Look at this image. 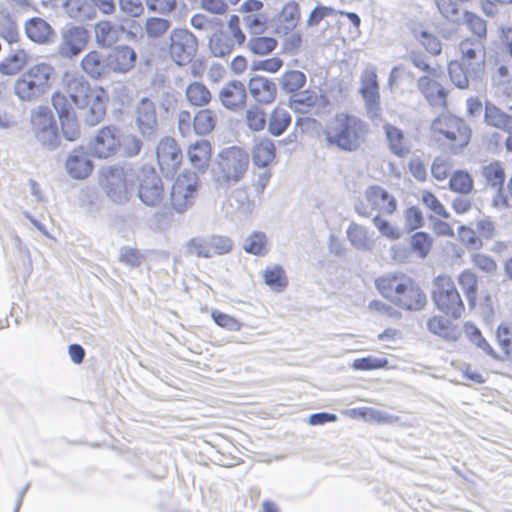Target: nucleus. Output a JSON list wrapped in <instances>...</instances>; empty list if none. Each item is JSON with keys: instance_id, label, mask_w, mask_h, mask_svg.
Returning <instances> with one entry per match:
<instances>
[{"instance_id": "obj_1", "label": "nucleus", "mask_w": 512, "mask_h": 512, "mask_svg": "<svg viewBox=\"0 0 512 512\" xmlns=\"http://www.w3.org/2000/svg\"><path fill=\"white\" fill-rule=\"evenodd\" d=\"M327 147H335L344 152H356L366 142L368 124L359 117L340 113L324 130Z\"/></svg>"}, {"instance_id": "obj_2", "label": "nucleus", "mask_w": 512, "mask_h": 512, "mask_svg": "<svg viewBox=\"0 0 512 512\" xmlns=\"http://www.w3.org/2000/svg\"><path fill=\"white\" fill-rule=\"evenodd\" d=\"M375 286L383 297L407 311H420L427 303L422 289L405 275L387 274L376 279Z\"/></svg>"}, {"instance_id": "obj_3", "label": "nucleus", "mask_w": 512, "mask_h": 512, "mask_svg": "<svg viewBox=\"0 0 512 512\" xmlns=\"http://www.w3.org/2000/svg\"><path fill=\"white\" fill-rule=\"evenodd\" d=\"M53 71V67L45 63L34 65L15 80L14 94L22 102L38 101L49 92Z\"/></svg>"}, {"instance_id": "obj_4", "label": "nucleus", "mask_w": 512, "mask_h": 512, "mask_svg": "<svg viewBox=\"0 0 512 512\" xmlns=\"http://www.w3.org/2000/svg\"><path fill=\"white\" fill-rule=\"evenodd\" d=\"M218 171L215 181L219 186L228 188L241 181L249 167V154L242 148L232 146L223 149L219 155Z\"/></svg>"}, {"instance_id": "obj_5", "label": "nucleus", "mask_w": 512, "mask_h": 512, "mask_svg": "<svg viewBox=\"0 0 512 512\" xmlns=\"http://www.w3.org/2000/svg\"><path fill=\"white\" fill-rule=\"evenodd\" d=\"M432 299L438 310L454 319L460 318L465 310L454 281L448 275H439L435 278Z\"/></svg>"}, {"instance_id": "obj_6", "label": "nucleus", "mask_w": 512, "mask_h": 512, "mask_svg": "<svg viewBox=\"0 0 512 512\" xmlns=\"http://www.w3.org/2000/svg\"><path fill=\"white\" fill-rule=\"evenodd\" d=\"M354 209L359 216L369 218L376 215H392L397 210V200L386 189L378 185L366 188L363 199L354 204Z\"/></svg>"}, {"instance_id": "obj_7", "label": "nucleus", "mask_w": 512, "mask_h": 512, "mask_svg": "<svg viewBox=\"0 0 512 512\" xmlns=\"http://www.w3.org/2000/svg\"><path fill=\"white\" fill-rule=\"evenodd\" d=\"M434 133L443 135L450 143L454 152L465 147L471 138V130L462 120L451 114H441L431 123Z\"/></svg>"}, {"instance_id": "obj_8", "label": "nucleus", "mask_w": 512, "mask_h": 512, "mask_svg": "<svg viewBox=\"0 0 512 512\" xmlns=\"http://www.w3.org/2000/svg\"><path fill=\"white\" fill-rule=\"evenodd\" d=\"M100 181L106 195L114 203L122 204L128 200V173L123 167L113 165L104 168Z\"/></svg>"}, {"instance_id": "obj_9", "label": "nucleus", "mask_w": 512, "mask_h": 512, "mask_svg": "<svg viewBox=\"0 0 512 512\" xmlns=\"http://www.w3.org/2000/svg\"><path fill=\"white\" fill-rule=\"evenodd\" d=\"M198 50V40L187 29H175L170 34L169 53L173 61L183 66L192 61Z\"/></svg>"}, {"instance_id": "obj_10", "label": "nucleus", "mask_w": 512, "mask_h": 512, "mask_svg": "<svg viewBox=\"0 0 512 512\" xmlns=\"http://www.w3.org/2000/svg\"><path fill=\"white\" fill-rule=\"evenodd\" d=\"M198 176L194 172L181 173L171 188V204L179 212H184L194 203Z\"/></svg>"}, {"instance_id": "obj_11", "label": "nucleus", "mask_w": 512, "mask_h": 512, "mask_svg": "<svg viewBox=\"0 0 512 512\" xmlns=\"http://www.w3.org/2000/svg\"><path fill=\"white\" fill-rule=\"evenodd\" d=\"M360 82L361 87L359 92L364 99L367 116L375 121L381 116L380 93L376 68L372 65L368 66L361 74Z\"/></svg>"}, {"instance_id": "obj_12", "label": "nucleus", "mask_w": 512, "mask_h": 512, "mask_svg": "<svg viewBox=\"0 0 512 512\" xmlns=\"http://www.w3.org/2000/svg\"><path fill=\"white\" fill-rule=\"evenodd\" d=\"M138 197L148 207H158L165 198L163 182L152 168L143 169L139 176Z\"/></svg>"}, {"instance_id": "obj_13", "label": "nucleus", "mask_w": 512, "mask_h": 512, "mask_svg": "<svg viewBox=\"0 0 512 512\" xmlns=\"http://www.w3.org/2000/svg\"><path fill=\"white\" fill-rule=\"evenodd\" d=\"M136 125L142 136L148 141H154L159 134V124L156 107L152 100L142 98L135 110Z\"/></svg>"}, {"instance_id": "obj_14", "label": "nucleus", "mask_w": 512, "mask_h": 512, "mask_svg": "<svg viewBox=\"0 0 512 512\" xmlns=\"http://www.w3.org/2000/svg\"><path fill=\"white\" fill-rule=\"evenodd\" d=\"M90 40V33L82 26L65 27L61 31V41L58 47L59 54L66 58H73L82 53Z\"/></svg>"}, {"instance_id": "obj_15", "label": "nucleus", "mask_w": 512, "mask_h": 512, "mask_svg": "<svg viewBox=\"0 0 512 512\" xmlns=\"http://www.w3.org/2000/svg\"><path fill=\"white\" fill-rule=\"evenodd\" d=\"M120 145V130L115 126L102 127L91 144L92 154L99 159L114 156Z\"/></svg>"}, {"instance_id": "obj_16", "label": "nucleus", "mask_w": 512, "mask_h": 512, "mask_svg": "<svg viewBox=\"0 0 512 512\" xmlns=\"http://www.w3.org/2000/svg\"><path fill=\"white\" fill-rule=\"evenodd\" d=\"M461 59L459 62L470 67L473 74H482L485 67V46L481 39H464L459 44Z\"/></svg>"}, {"instance_id": "obj_17", "label": "nucleus", "mask_w": 512, "mask_h": 512, "mask_svg": "<svg viewBox=\"0 0 512 512\" xmlns=\"http://www.w3.org/2000/svg\"><path fill=\"white\" fill-rule=\"evenodd\" d=\"M156 154L161 171L166 175L174 173L182 160V154L176 141L169 137L159 142Z\"/></svg>"}, {"instance_id": "obj_18", "label": "nucleus", "mask_w": 512, "mask_h": 512, "mask_svg": "<svg viewBox=\"0 0 512 512\" xmlns=\"http://www.w3.org/2000/svg\"><path fill=\"white\" fill-rule=\"evenodd\" d=\"M136 60L137 54L133 48L119 45L106 54V68L109 73L125 74L135 66Z\"/></svg>"}, {"instance_id": "obj_19", "label": "nucleus", "mask_w": 512, "mask_h": 512, "mask_svg": "<svg viewBox=\"0 0 512 512\" xmlns=\"http://www.w3.org/2000/svg\"><path fill=\"white\" fill-rule=\"evenodd\" d=\"M65 168L70 177L82 180L92 173L94 164L87 151L83 147H78L68 155Z\"/></svg>"}, {"instance_id": "obj_20", "label": "nucleus", "mask_w": 512, "mask_h": 512, "mask_svg": "<svg viewBox=\"0 0 512 512\" xmlns=\"http://www.w3.org/2000/svg\"><path fill=\"white\" fill-rule=\"evenodd\" d=\"M221 104L228 110L237 111L246 102L247 91L245 85L238 80L226 83L218 93Z\"/></svg>"}, {"instance_id": "obj_21", "label": "nucleus", "mask_w": 512, "mask_h": 512, "mask_svg": "<svg viewBox=\"0 0 512 512\" xmlns=\"http://www.w3.org/2000/svg\"><path fill=\"white\" fill-rule=\"evenodd\" d=\"M248 89L257 103L269 105L276 99V83L267 77L256 75L250 78Z\"/></svg>"}, {"instance_id": "obj_22", "label": "nucleus", "mask_w": 512, "mask_h": 512, "mask_svg": "<svg viewBox=\"0 0 512 512\" xmlns=\"http://www.w3.org/2000/svg\"><path fill=\"white\" fill-rule=\"evenodd\" d=\"M27 37L37 44H50L55 40L56 32L43 18L32 17L24 24Z\"/></svg>"}, {"instance_id": "obj_23", "label": "nucleus", "mask_w": 512, "mask_h": 512, "mask_svg": "<svg viewBox=\"0 0 512 512\" xmlns=\"http://www.w3.org/2000/svg\"><path fill=\"white\" fill-rule=\"evenodd\" d=\"M66 92L68 98L78 108H85L87 99L90 95L96 92L90 87V84L84 79L83 76H66Z\"/></svg>"}, {"instance_id": "obj_24", "label": "nucleus", "mask_w": 512, "mask_h": 512, "mask_svg": "<svg viewBox=\"0 0 512 512\" xmlns=\"http://www.w3.org/2000/svg\"><path fill=\"white\" fill-rule=\"evenodd\" d=\"M87 100L85 108H82L86 110L84 121L89 126H96L104 120L108 97L104 90H98L91 94Z\"/></svg>"}, {"instance_id": "obj_25", "label": "nucleus", "mask_w": 512, "mask_h": 512, "mask_svg": "<svg viewBox=\"0 0 512 512\" xmlns=\"http://www.w3.org/2000/svg\"><path fill=\"white\" fill-rule=\"evenodd\" d=\"M427 329L430 333L448 342H455L461 336L460 328L443 316L435 315L429 318Z\"/></svg>"}, {"instance_id": "obj_26", "label": "nucleus", "mask_w": 512, "mask_h": 512, "mask_svg": "<svg viewBox=\"0 0 512 512\" xmlns=\"http://www.w3.org/2000/svg\"><path fill=\"white\" fill-rule=\"evenodd\" d=\"M417 88L432 106L443 105L446 102L447 92L444 87L429 76H422L417 81Z\"/></svg>"}, {"instance_id": "obj_27", "label": "nucleus", "mask_w": 512, "mask_h": 512, "mask_svg": "<svg viewBox=\"0 0 512 512\" xmlns=\"http://www.w3.org/2000/svg\"><path fill=\"white\" fill-rule=\"evenodd\" d=\"M383 130L388 142L389 151L399 158L406 157L411 150L406 141L404 132L390 123H385Z\"/></svg>"}, {"instance_id": "obj_28", "label": "nucleus", "mask_w": 512, "mask_h": 512, "mask_svg": "<svg viewBox=\"0 0 512 512\" xmlns=\"http://www.w3.org/2000/svg\"><path fill=\"white\" fill-rule=\"evenodd\" d=\"M82 69L93 79H101L109 74L106 68V55L94 50L87 53L81 61Z\"/></svg>"}, {"instance_id": "obj_29", "label": "nucleus", "mask_w": 512, "mask_h": 512, "mask_svg": "<svg viewBox=\"0 0 512 512\" xmlns=\"http://www.w3.org/2000/svg\"><path fill=\"white\" fill-rule=\"evenodd\" d=\"M63 9L68 17L78 22H85L96 16V10L88 0H65Z\"/></svg>"}, {"instance_id": "obj_30", "label": "nucleus", "mask_w": 512, "mask_h": 512, "mask_svg": "<svg viewBox=\"0 0 512 512\" xmlns=\"http://www.w3.org/2000/svg\"><path fill=\"white\" fill-rule=\"evenodd\" d=\"M95 42L100 48H109L119 40V28L107 20L99 21L94 26Z\"/></svg>"}, {"instance_id": "obj_31", "label": "nucleus", "mask_w": 512, "mask_h": 512, "mask_svg": "<svg viewBox=\"0 0 512 512\" xmlns=\"http://www.w3.org/2000/svg\"><path fill=\"white\" fill-rule=\"evenodd\" d=\"M448 73L451 82L459 89L468 88L470 81H475L481 76V74H472L470 67L457 60L449 63Z\"/></svg>"}, {"instance_id": "obj_32", "label": "nucleus", "mask_w": 512, "mask_h": 512, "mask_svg": "<svg viewBox=\"0 0 512 512\" xmlns=\"http://www.w3.org/2000/svg\"><path fill=\"white\" fill-rule=\"evenodd\" d=\"M484 119L487 125L512 133V116L494 104L486 103Z\"/></svg>"}, {"instance_id": "obj_33", "label": "nucleus", "mask_w": 512, "mask_h": 512, "mask_svg": "<svg viewBox=\"0 0 512 512\" xmlns=\"http://www.w3.org/2000/svg\"><path fill=\"white\" fill-rule=\"evenodd\" d=\"M347 237L351 245L357 250H372L374 240L371 238L369 231L366 227L351 223L347 228Z\"/></svg>"}, {"instance_id": "obj_34", "label": "nucleus", "mask_w": 512, "mask_h": 512, "mask_svg": "<svg viewBox=\"0 0 512 512\" xmlns=\"http://www.w3.org/2000/svg\"><path fill=\"white\" fill-rule=\"evenodd\" d=\"M188 156L192 165L199 171H205L211 156V145L207 140L197 141L188 150Z\"/></svg>"}, {"instance_id": "obj_35", "label": "nucleus", "mask_w": 512, "mask_h": 512, "mask_svg": "<svg viewBox=\"0 0 512 512\" xmlns=\"http://www.w3.org/2000/svg\"><path fill=\"white\" fill-rule=\"evenodd\" d=\"M185 96L188 103L195 107L207 106L212 99V94L202 82H191L185 90Z\"/></svg>"}, {"instance_id": "obj_36", "label": "nucleus", "mask_w": 512, "mask_h": 512, "mask_svg": "<svg viewBox=\"0 0 512 512\" xmlns=\"http://www.w3.org/2000/svg\"><path fill=\"white\" fill-rule=\"evenodd\" d=\"M236 41L224 31L212 34L209 39V49L215 57H225L232 53Z\"/></svg>"}, {"instance_id": "obj_37", "label": "nucleus", "mask_w": 512, "mask_h": 512, "mask_svg": "<svg viewBox=\"0 0 512 512\" xmlns=\"http://www.w3.org/2000/svg\"><path fill=\"white\" fill-rule=\"evenodd\" d=\"M275 158L274 143L264 138L257 143L252 152L253 163L258 167H267Z\"/></svg>"}, {"instance_id": "obj_38", "label": "nucleus", "mask_w": 512, "mask_h": 512, "mask_svg": "<svg viewBox=\"0 0 512 512\" xmlns=\"http://www.w3.org/2000/svg\"><path fill=\"white\" fill-rule=\"evenodd\" d=\"M216 113L210 109H201L194 115V134L204 136L211 133L216 125Z\"/></svg>"}, {"instance_id": "obj_39", "label": "nucleus", "mask_w": 512, "mask_h": 512, "mask_svg": "<svg viewBox=\"0 0 512 512\" xmlns=\"http://www.w3.org/2000/svg\"><path fill=\"white\" fill-rule=\"evenodd\" d=\"M26 62L27 53L23 49H17L0 62V73L8 76L16 75L24 68Z\"/></svg>"}, {"instance_id": "obj_40", "label": "nucleus", "mask_w": 512, "mask_h": 512, "mask_svg": "<svg viewBox=\"0 0 512 512\" xmlns=\"http://www.w3.org/2000/svg\"><path fill=\"white\" fill-rule=\"evenodd\" d=\"M291 123V116L285 108L276 107L268 121V132L273 136L282 135Z\"/></svg>"}, {"instance_id": "obj_41", "label": "nucleus", "mask_w": 512, "mask_h": 512, "mask_svg": "<svg viewBox=\"0 0 512 512\" xmlns=\"http://www.w3.org/2000/svg\"><path fill=\"white\" fill-rule=\"evenodd\" d=\"M306 83V75L299 70H289L279 78L281 90L286 94L299 91Z\"/></svg>"}, {"instance_id": "obj_42", "label": "nucleus", "mask_w": 512, "mask_h": 512, "mask_svg": "<svg viewBox=\"0 0 512 512\" xmlns=\"http://www.w3.org/2000/svg\"><path fill=\"white\" fill-rule=\"evenodd\" d=\"M229 205L241 215L248 216L255 209L254 200L250 199L248 193L244 189H236L232 192Z\"/></svg>"}, {"instance_id": "obj_43", "label": "nucleus", "mask_w": 512, "mask_h": 512, "mask_svg": "<svg viewBox=\"0 0 512 512\" xmlns=\"http://www.w3.org/2000/svg\"><path fill=\"white\" fill-rule=\"evenodd\" d=\"M31 123L34 135L57 126L52 111L46 106L37 108L31 116Z\"/></svg>"}, {"instance_id": "obj_44", "label": "nucleus", "mask_w": 512, "mask_h": 512, "mask_svg": "<svg viewBox=\"0 0 512 512\" xmlns=\"http://www.w3.org/2000/svg\"><path fill=\"white\" fill-rule=\"evenodd\" d=\"M268 239L264 232L254 231L244 241L243 249L246 253L255 256H264L268 249Z\"/></svg>"}, {"instance_id": "obj_45", "label": "nucleus", "mask_w": 512, "mask_h": 512, "mask_svg": "<svg viewBox=\"0 0 512 512\" xmlns=\"http://www.w3.org/2000/svg\"><path fill=\"white\" fill-rule=\"evenodd\" d=\"M0 37L10 45L20 39L17 23L9 13L0 12Z\"/></svg>"}, {"instance_id": "obj_46", "label": "nucleus", "mask_w": 512, "mask_h": 512, "mask_svg": "<svg viewBox=\"0 0 512 512\" xmlns=\"http://www.w3.org/2000/svg\"><path fill=\"white\" fill-rule=\"evenodd\" d=\"M279 17L280 22L283 23L284 28L287 31L294 30L301 18V12L298 3L295 1L287 2L282 7Z\"/></svg>"}, {"instance_id": "obj_47", "label": "nucleus", "mask_w": 512, "mask_h": 512, "mask_svg": "<svg viewBox=\"0 0 512 512\" xmlns=\"http://www.w3.org/2000/svg\"><path fill=\"white\" fill-rule=\"evenodd\" d=\"M440 14L452 23L461 20V5L463 0H434Z\"/></svg>"}, {"instance_id": "obj_48", "label": "nucleus", "mask_w": 512, "mask_h": 512, "mask_svg": "<svg viewBox=\"0 0 512 512\" xmlns=\"http://www.w3.org/2000/svg\"><path fill=\"white\" fill-rule=\"evenodd\" d=\"M268 15L263 12L243 16V24L252 35H262L267 30Z\"/></svg>"}, {"instance_id": "obj_49", "label": "nucleus", "mask_w": 512, "mask_h": 512, "mask_svg": "<svg viewBox=\"0 0 512 512\" xmlns=\"http://www.w3.org/2000/svg\"><path fill=\"white\" fill-rule=\"evenodd\" d=\"M249 39L247 43L248 50L254 55H267L271 53L277 46L276 39L272 37L257 36Z\"/></svg>"}, {"instance_id": "obj_50", "label": "nucleus", "mask_w": 512, "mask_h": 512, "mask_svg": "<svg viewBox=\"0 0 512 512\" xmlns=\"http://www.w3.org/2000/svg\"><path fill=\"white\" fill-rule=\"evenodd\" d=\"M482 175L487 184L492 188H503L505 181V172L503 167L498 163H490L483 167Z\"/></svg>"}, {"instance_id": "obj_51", "label": "nucleus", "mask_w": 512, "mask_h": 512, "mask_svg": "<svg viewBox=\"0 0 512 512\" xmlns=\"http://www.w3.org/2000/svg\"><path fill=\"white\" fill-rule=\"evenodd\" d=\"M263 278L265 284L275 291H282L287 286L285 271L281 266L265 269Z\"/></svg>"}, {"instance_id": "obj_52", "label": "nucleus", "mask_w": 512, "mask_h": 512, "mask_svg": "<svg viewBox=\"0 0 512 512\" xmlns=\"http://www.w3.org/2000/svg\"><path fill=\"white\" fill-rule=\"evenodd\" d=\"M449 187L454 192L468 194L473 189V179L468 172L458 170L451 176Z\"/></svg>"}, {"instance_id": "obj_53", "label": "nucleus", "mask_w": 512, "mask_h": 512, "mask_svg": "<svg viewBox=\"0 0 512 512\" xmlns=\"http://www.w3.org/2000/svg\"><path fill=\"white\" fill-rule=\"evenodd\" d=\"M171 27V21L166 18L149 17L144 23V32L149 38H158L164 35Z\"/></svg>"}, {"instance_id": "obj_54", "label": "nucleus", "mask_w": 512, "mask_h": 512, "mask_svg": "<svg viewBox=\"0 0 512 512\" xmlns=\"http://www.w3.org/2000/svg\"><path fill=\"white\" fill-rule=\"evenodd\" d=\"M458 283L466 294L469 304L474 305L477 295V277L469 270L463 271L458 277Z\"/></svg>"}, {"instance_id": "obj_55", "label": "nucleus", "mask_w": 512, "mask_h": 512, "mask_svg": "<svg viewBox=\"0 0 512 512\" xmlns=\"http://www.w3.org/2000/svg\"><path fill=\"white\" fill-rule=\"evenodd\" d=\"M208 242V249L210 250L211 257L216 255H224L231 252L233 248L232 240L227 236L222 235H208L206 236Z\"/></svg>"}, {"instance_id": "obj_56", "label": "nucleus", "mask_w": 512, "mask_h": 512, "mask_svg": "<svg viewBox=\"0 0 512 512\" xmlns=\"http://www.w3.org/2000/svg\"><path fill=\"white\" fill-rule=\"evenodd\" d=\"M463 19L467 28L477 36L476 39L483 41L486 38L487 26L483 18L472 12L465 11L463 13Z\"/></svg>"}, {"instance_id": "obj_57", "label": "nucleus", "mask_w": 512, "mask_h": 512, "mask_svg": "<svg viewBox=\"0 0 512 512\" xmlns=\"http://www.w3.org/2000/svg\"><path fill=\"white\" fill-rule=\"evenodd\" d=\"M118 28L119 33L126 34L128 40L142 38L144 35V26L132 17L122 18Z\"/></svg>"}, {"instance_id": "obj_58", "label": "nucleus", "mask_w": 512, "mask_h": 512, "mask_svg": "<svg viewBox=\"0 0 512 512\" xmlns=\"http://www.w3.org/2000/svg\"><path fill=\"white\" fill-rule=\"evenodd\" d=\"M142 141L134 134L121 135L119 150L126 157L137 156L142 149Z\"/></svg>"}, {"instance_id": "obj_59", "label": "nucleus", "mask_w": 512, "mask_h": 512, "mask_svg": "<svg viewBox=\"0 0 512 512\" xmlns=\"http://www.w3.org/2000/svg\"><path fill=\"white\" fill-rule=\"evenodd\" d=\"M247 126L253 131H261L266 126V113L258 106H251L246 111Z\"/></svg>"}, {"instance_id": "obj_60", "label": "nucleus", "mask_w": 512, "mask_h": 512, "mask_svg": "<svg viewBox=\"0 0 512 512\" xmlns=\"http://www.w3.org/2000/svg\"><path fill=\"white\" fill-rule=\"evenodd\" d=\"M208 248L206 236H197L187 242L186 253L201 258H211V253Z\"/></svg>"}, {"instance_id": "obj_61", "label": "nucleus", "mask_w": 512, "mask_h": 512, "mask_svg": "<svg viewBox=\"0 0 512 512\" xmlns=\"http://www.w3.org/2000/svg\"><path fill=\"white\" fill-rule=\"evenodd\" d=\"M467 334L469 335L470 341L479 349L484 351L486 354L494 359H498V356L486 339L482 336L481 331L474 325L466 326Z\"/></svg>"}, {"instance_id": "obj_62", "label": "nucleus", "mask_w": 512, "mask_h": 512, "mask_svg": "<svg viewBox=\"0 0 512 512\" xmlns=\"http://www.w3.org/2000/svg\"><path fill=\"white\" fill-rule=\"evenodd\" d=\"M317 95L314 92L304 91L295 93L290 98V107L302 111L304 108L313 107L316 104Z\"/></svg>"}, {"instance_id": "obj_63", "label": "nucleus", "mask_w": 512, "mask_h": 512, "mask_svg": "<svg viewBox=\"0 0 512 512\" xmlns=\"http://www.w3.org/2000/svg\"><path fill=\"white\" fill-rule=\"evenodd\" d=\"M118 259L121 263L129 266L130 268H137L143 263L145 257L139 252V250L124 246L120 249Z\"/></svg>"}, {"instance_id": "obj_64", "label": "nucleus", "mask_w": 512, "mask_h": 512, "mask_svg": "<svg viewBox=\"0 0 512 512\" xmlns=\"http://www.w3.org/2000/svg\"><path fill=\"white\" fill-rule=\"evenodd\" d=\"M432 246L431 237L425 232H416L411 237V247L413 251L419 254L420 257L424 258L430 252Z\"/></svg>"}]
</instances>
